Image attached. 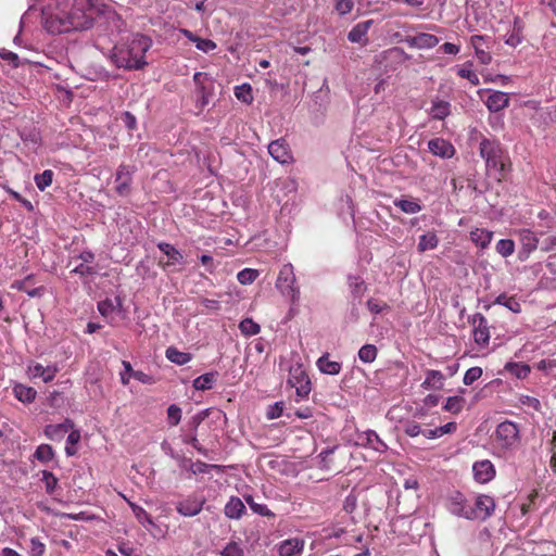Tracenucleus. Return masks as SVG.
Masks as SVG:
<instances>
[{"mask_svg": "<svg viewBox=\"0 0 556 556\" xmlns=\"http://www.w3.org/2000/svg\"><path fill=\"white\" fill-rule=\"evenodd\" d=\"M289 383L295 388L296 395L302 399L306 397L311 392V380L301 368L290 372Z\"/></svg>", "mask_w": 556, "mask_h": 556, "instance_id": "nucleus-17", "label": "nucleus"}, {"mask_svg": "<svg viewBox=\"0 0 556 556\" xmlns=\"http://www.w3.org/2000/svg\"><path fill=\"white\" fill-rule=\"evenodd\" d=\"M409 48L414 49H431L439 45L440 39L427 33H419L415 36H406L403 40Z\"/></svg>", "mask_w": 556, "mask_h": 556, "instance_id": "nucleus-16", "label": "nucleus"}, {"mask_svg": "<svg viewBox=\"0 0 556 556\" xmlns=\"http://www.w3.org/2000/svg\"><path fill=\"white\" fill-rule=\"evenodd\" d=\"M356 444L359 446L372 448L376 452L383 453L387 451V444L380 439L375 430H366L356 434Z\"/></svg>", "mask_w": 556, "mask_h": 556, "instance_id": "nucleus-12", "label": "nucleus"}, {"mask_svg": "<svg viewBox=\"0 0 556 556\" xmlns=\"http://www.w3.org/2000/svg\"><path fill=\"white\" fill-rule=\"evenodd\" d=\"M90 8L86 9L87 15L90 17V27H92L96 18L102 20L111 31H122L124 22L119 14L111 4L100 3L97 0H90Z\"/></svg>", "mask_w": 556, "mask_h": 556, "instance_id": "nucleus-4", "label": "nucleus"}, {"mask_svg": "<svg viewBox=\"0 0 556 556\" xmlns=\"http://www.w3.org/2000/svg\"><path fill=\"white\" fill-rule=\"evenodd\" d=\"M59 371V368L56 365H48L43 366L39 363H33L27 368V375L31 379H41L45 383L51 382L56 374Z\"/></svg>", "mask_w": 556, "mask_h": 556, "instance_id": "nucleus-15", "label": "nucleus"}, {"mask_svg": "<svg viewBox=\"0 0 556 556\" xmlns=\"http://www.w3.org/2000/svg\"><path fill=\"white\" fill-rule=\"evenodd\" d=\"M222 556H244V551L238 542H229L220 552Z\"/></svg>", "mask_w": 556, "mask_h": 556, "instance_id": "nucleus-57", "label": "nucleus"}, {"mask_svg": "<svg viewBox=\"0 0 556 556\" xmlns=\"http://www.w3.org/2000/svg\"><path fill=\"white\" fill-rule=\"evenodd\" d=\"M468 321L472 325V336L479 346H486L490 341V329L486 318L481 313H476L469 317Z\"/></svg>", "mask_w": 556, "mask_h": 556, "instance_id": "nucleus-10", "label": "nucleus"}, {"mask_svg": "<svg viewBox=\"0 0 556 556\" xmlns=\"http://www.w3.org/2000/svg\"><path fill=\"white\" fill-rule=\"evenodd\" d=\"M166 358L179 366L188 364L192 359V354L181 352L175 346H168L165 351Z\"/></svg>", "mask_w": 556, "mask_h": 556, "instance_id": "nucleus-36", "label": "nucleus"}, {"mask_svg": "<svg viewBox=\"0 0 556 556\" xmlns=\"http://www.w3.org/2000/svg\"><path fill=\"white\" fill-rule=\"evenodd\" d=\"M68 435L66 438V445H65V454L67 456H74L77 454L76 445L80 441V431L75 430L74 428L68 431Z\"/></svg>", "mask_w": 556, "mask_h": 556, "instance_id": "nucleus-44", "label": "nucleus"}, {"mask_svg": "<svg viewBox=\"0 0 556 556\" xmlns=\"http://www.w3.org/2000/svg\"><path fill=\"white\" fill-rule=\"evenodd\" d=\"M472 63L467 62L462 67L457 70V74L459 77L467 79L471 85L478 86L480 84V79L478 75L471 71Z\"/></svg>", "mask_w": 556, "mask_h": 556, "instance_id": "nucleus-47", "label": "nucleus"}, {"mask_svg": "<svg viewBox=\"0 0 556 556\" xmlns=\"http://www.w3.org/2000/svg\"><path fill=\"white\" fill-rule=\"evenodd\" d=\"M372 24V20H368L356 24L348 34L349 41L353 43L366 42V35Z\"/></svg>", "mask_w": 556, "mask_h": 556, "instance_id": "nucleus-26", "label": "nucleus"}, {"mask_svg": "<svg viewBox=\"0 0 556 556\" xmlns=\"http://www.w3.org/2000/svg\"><path fill=\"white\" fill-rule=\"evenodd\" d=\"M130 507L138 522L142 525L148 531H151L152 528L156 527L152 517L143 507L134 503H130Z\"/></svg>", "mask_w": 556, "mask_h": 556, "instance_id": "nucleus-39", "label": "nucleus"}, {"mask_svg": "<svg viewBox=\"0 0 556 556\" xmlns=\"http://www.w3.org/2000/svg\"><path fill=\"white\" fill-rule=\"evenodd\" d=\"M157 248L161 252H163L168 261L165 263L164 268L174 266V265H181L184 264V255L182 253L176 249L174 245L167 242H160L157 243Z\"/></svg>", "mask_w": 556, "mask_h": 556, "instance_id": "nucleus-25", "label": "nucleus"}, {"mask_svg": "<svg viewBox=\"0 0 556 556\" xmlns=\"http://www.w3.org/2000/svg\"><path fill=\"white\" fill-rule=\"evenodd\" d=\"M36 1L40 5L42 25L48 33L63 34L90 28V17L86 13L90 0H73L71 10H67L70 0Z\"/></svg>", "mask_w": 556, "mask_h": 556, "instance_id": "nucleus-1", "label": "nucleus"}, {"mask_svg": "<svg viewBox=\"0 0 556 556\" xmlns=\"http://www.w3.org/2000/svg\"><path fill=\"white\" fill-rule=\"evenodd\" d=\"M493 232L483 228H476L470 231V240L481 249H485L492 241Z\"/></svg>", "mask_w": 556, "mask_h": 556, "instance_id": "nucleus-37", "label": "nucleus"}, {"mask_svg": "<svg viewBox=\"0 0 556 556\" xmlns=\"http://www.w3.org/2000/svg\"><path fill=\"white\" fill-rule=\"evenodd\" d=\"M42 478L41 481L45 483V489L48 494H53L58 483L59 479L54 476L53 472L49 470H42Z\"/></svg>", "mask_w": 556, "mask_h": 556, "instance_id": "nucleus-51", "label": "nucleus"}, {"mask_svg": "<svg viewBox=\"0 0 556 556\" xmlns=\"http://www.w3.org/2000/svg\"><path fill=\"white\" fill-rule=\"evenodd\" d=\"M444 375L440 370L429 369L426 371V378L421 388L426 390H440L444 386Z\"/></svg>", "mask_w": 556, "mask_h": 556, "instance_id": "nucleus-28", "label": "nucleus"}, {"mask_svg": "<svg viewBox=\"0 0 556 556\" xmlns=\"http://www.w3.org/2000/svg\"><path fill=\"white\" fill-rule=\"evenodd\" d=\"M33 457L41 464H48L55 457L54 450L49 444H40L37 446Z\"/></svg>", "mask_w": 556, "mask_h": 556, "instance_id": "nucleus-41", "label": "nucleus"}, {"mask_svg": "<svg viewBox=\"0 0 556 556\" xmlns=\"http://www.w3.org/2000/svg\"><path fill=\"white\" fill-rule=\"evenodd\" d=\"M456 429H457V424L455 421H450V422H447V424H445L443 426L437 427L434 429L426 430V431L422 432V434L427 439L433 440V439H437V438H441L444 434L453 433V432L456 431Z\"/></svg>", "mask_w": 556, "mask_h": 556, "instance_id": "nucleus-40", "label": "nucleus"}, {"mask_svg": "<svg viewBox=\"0 0 556 556\" xmlns=\"http://www.w3.org/2000/svg\"><path fill=\"white\" fill-rule=\"evenodd\" d=\"M496 252L503 257H508L515 252V242L510 239H501L496 243Z\"/></svg>", "mask_w": 556, "mask_h": 556, "instance_id": "nucleus-52", "label": "nucleus"}, {"mask_svg": "<svg viewBox=\"0 0 556 556\" xmlns=\"http://www.w3.org/2000/svg\"><path fill=\"white\" fill-rule=\"evenodd\" d=\"M316 365L318 369L326 375L336 376L341 371L342 365L339 362H333L328 358V354L320 356Z\"/></svg>", "mask_w": 556, "mask_h": 556, "instance_id": "nucleus-33", "label": "nucleus"}, {"mask_svg": "<svg viewBox=\"0 0 556 556\" xmlns=\"http://www.w3.org/2000/svg\"><path fill=\"white\" fill-rule=\"evenodd\" d=\"M305 541L301 538H291L281 541L276 545L279 556H301Z\"/></svg>", "mask_w": 556, "mask_h": 556, "instance_id": "nucleus-18", "label": "nucleus"}, {"mask_svg": "<svg viewBox=\"0 0 556 556\" xmlns=\"http://www.w3.org/2000/svg\"><path fill=\"white\" fill-rule=\"evenodd\" d=\"M189 462H187V464H189V471L192 473V475H199V473H206L208 472V470L211 468L213 469H218L219 466L218 465H208L204 462H201V460H197V462H191L190 459H188Z\"/></svg>", "mask_w": 556, "mask_h": 556, "instance_id": "nucleus-54", "label": "nucleus"}, {"mask_svg": "<svg viewBox=\"0 0 556 556\" xmlns=\"http://www.w3.org/2000/svg\"><path fill=\"white\" fill-rule=\"evenodd\" d=\"M136 168L130 165L121 164L115 173V191L121 197H128L131 191L132 175Z\"/></svg>", "mask_w": 556, "mask_h": 556, "instance_id": "nucleus-9", "label": "nucleus"}, {"mask_svg": "<svg viewBox=\"0 0 556 556\" xmlns=\"http://www.w3.org/2000/svg\"><path fill=\"white\" fill-rule=\"evenodd\" d=\"M53 177H54L53 170L45 169L42 173L35 175L34 181L36 184V187L40 191H45L48 187H50L52 185Z\"/></svg>", "mask_w": 556, "mask_h": 556, "instance_id": "nucleus-43", "label": "nucleus"}, {"mask_svg": "<svg viewBox=\"0 0 556 556\" xmlns=\"http://www.w3.org/2000/svg\"><path fill=\"white\" fill-rule=\"evenodd\" d=\"M491 38L482 35H473L470 37V46L475 50V54L479 62L488 65L492 61V56L488 49L490 48Z\"/></svg>", "mask_w": 556, "mask_h": 556, "instance_id": "nucleus-13", "label": "nucleus"}, {"mask_svg": "<svg viewBox=\"0 0 556 556\" xmlns=\"http://www.w3.org/2000/svg\"><path fill=\"white\" fill-rule=\"evenodd\" d=\"M495 501L486 494H479L475 497L473 505L469 506V520H486L495 510Z\"/></svg>", "mask_w": 556, "mask_h": 556, "instance_id": "nucleus-7", "label": "nucleus"}, {"mask_svg": "<svg viewBox=\"0 0 556 556\" xmlns=\"http://www.w3.org/2000/svg\"><path fill=\"white\" fill-rule=\"evenodd\" d=\"M480 156L485 162L488 173L497 181L506 178L510 169V157L501 144L494 138H482L479 144Z\"/></svg>", "mask_w": 556, "mask_h": 556, "instance_id": "nucleus-3", "label": "nucleus"}, {"mask_svg": "<svg viewBox=\"0 0 556 556\" xmlns=\"http://www.w3.org/2000/svg\"><path fill=\"white\" fill-rule=\"evenodd\" d=\"M217 376V371H210L203 374L193 380L192 386L198 391L211 390L213 389L214 383L216 382Z\"/></svg>", "mask_w": 556, "mask_h": 556, "instance_id": "nucleus-34", "label": "nucleus"}, {"mask_svg": "<svg viewBox=\"0 0 556 556\" xmlns=\"http://www.w3.org/2000/svg\"><path fill=\"white\" fill-rule=\"evenodd\" d=\"M451 114V103L448 101L435 98L432 100L429 115L437 121H443Z\"/></svg>", "mask_w": 556, "mask_h": 556, "instance_id": "nucleus-27", "label": "nucleus"}, {"mask_svg": "<svg viewBox=\"0 0 556 556\" xmlns=\"http://www.w3.org/2000/svg\"><path fill=\"white\" fill-rule=\"evenodd\" d=\"M505 370L518 379H525L529 376L531 368L528 364L508 362L505 365Z\"/></svg>", "mask_w": 556, "mask_h": 556, "instance_id": "nucleus-42", "label": "nucleus"}, {"mask_svg": "<svg viewBox=\"0 0 556 556\" xmlns=\"http://www.w3.org/2000/svg\"><path fill=\"white\" fill-rule=\"evenodd\" d=\"M258 275L260 273L257 269L244 268L238 273L237 279L241 285H251L256 280Z\"/></svg>", "mask_w": 556, "mask_h": 556, "instance_id": "nucleus-53", "label": "nucleus"}, {"mask_svg": "<svg viewBox=\"0 0 556 556\" xmlns=\"http://www.w3.org/2000/svg\"><path fill=\"white\" fill-rule=\"evenodd\" d=\"M229 519H240L245 513L244 503L237 496H231L224 508Z\"/></svg>", "mask_w": 556, "mask_h": 556, "instance_id": "nucleus-29", "label": "nucleus"}, {"mask_svg": "<svg viewBox=\"0 0 556 556\" xmlns=\"http://www.w3.org/2000/svg\"><path fill=\"white\" fill-rule=\"evenodd\" d=\"M348 286L350 291V301L362 303V299L367 291L365 280L359 276H348Z\"/></svg>", "mask_w": 556, "mask_h": 556, "instance_id": "nucleus-22", "label": "nucleus"}, {"mask_svg": "<svg viewBox=\"0 0 556 556\" xmlns=\"http://www.w3.org/2000/svg\"><path fill=\"white\" fill-rule=\"evenodd\" d=\"M205 502L203 496L189 495L177 503L176 510L184 517H194L202 511Z\"/></svg>", "mask_w": 556, "mask_h": 556, "instance_id": "nucleus-11", "label": "nucleus"}, {"mask_svg": "<svg viewBox=\"0 0 556 556\" xmlns=\"http://www.w3.org/2000/svg\"><path fill=\"white\" fill-rule=\"evenodd\" d=\"M475 480L479 483H488L495 477V467L489 459L478 460L472 465Z\"/></svg>", "mask_w": 556, "mask_h": 556, "instance_id": "nucleus-20", "label": "nucleus"}, {"mask_svg": "<svg viewBox=\"0 0 556 556\" xmlns=\"http://www.w3.org/2000/svg\"><path fill=\"white\" fill-rule=\"evenodd\" d=\"M195 45V48L204 53H208L216 49L217 45L211 39H204L200 37H195L192 41Z\"/></svg>", "mask_w": 556, "mask_h": 556, "instance_id": "nucleus-58", "label": "nucleus"}, {"mask_svg": "<svg viewBox=\"0 0 556 556\" xmlns=\"http://www.w3.org/2000/svg\"><path fill=\"white\" fill-rule=\"evenodd\" d=\"M378 355V350L374 344H365L358 351V357L363 363L370 364L375 362Z\"/></svg>", "mask_w": 556, "mask_h": 556, "instance_id": "nucleus-48", "label": "nucleus"}, {"mask_svg": "<svg viewBox=\"0 0 556 556\" xmlns=\"http://www.w3.org/2000/svg\"><path fill=\"white\" fill-rule=\"evenodd\" d=\"M366 305L369 312L372 314H380L390 309V306L386 302L372 298L366 302Z\"/></svg>", "mask_w": 556, "mask_h": 556, "instance_id": "nucleus-60", "label": "nucleus"}, {"mask_svg": "<svg viewBox=\"0 0 556 556\" xmlns=\"http://www.w3.org/2000/svg\"><path fill=\"white\" fill-rule=\"evenodd\" d=\"M123 300L121 296L114 299H105L98 303V311L103 317H109L115 311H122Z\"/></svg>", "mask_w": 556, "mask_h": 556, "instance_id": "nucleus-31", "label": "nucleus"}, {"mask_svg": "<svg viewBox=\"0 0 556 556\" xmlns=\"http://www.w3.org/2000/svg\"><path fill=\"white\" fill-rule=\"evenodd\" d=\"M428 150L433 155L441 159H452L456 152L454 146L450 141L439 137L428 141Z\"/></svg>", "mask_w": 556, "mask_h": 556, "instance_id": "nucleus-19", "label": "nucleus"}, {"mask_svg": "<svg viewBox=\"0 0 556 556\" xmlns=\"http://www.w3.org/2000/svg\"><path fill=\"white\" fill-rule=\"evenodd\" d=\"M508 93L498 90H493L485 101V105L491 112H500L508 106Z\"/></svg>", "mask_w": 556, "mask_h": 556, "instance_id": "nucleus-24", "label": "nucleus"}, {"mask_svg": "<svg viewBox=\"0 0 556 556\" xmlns=\"http://www.w3.org/2000/svg\"><path fill=\"white\" fill-rule=\"evenodd\" d=\"M482 374V368L478 366L467 369L463 378L464 384L471 386L475 381L481 378Z\"/></svg>", "mask_w": 556, "mask_h": 556, "instance_id": "nucleus-56", "label": "nucleus"}, {"mask_svg": "<svg viewBox=\"0 0 556 556\" xmlns=\"http://www.w3.org/2000/svg\"><path fill=\"white\" fill-rule=\"evenodd\" d=\"M439 245V238L434 231H428L419 237L417 250L424 253L429 250H434Z\"/></svg>", "mask_w": 556, "mask_h": 556, "instance_id": "nucleus-38", "label": "nucleus"}, {"mask_svg": "<svg viewBox=\"0 0 556 556\" xmlns=\"http://www.w3.org/2000/svg\"><path fill=\"white\" fill-rule=\"evenodd\" d=\"M514 233L517 237L519 244L517 257L520 262H526L538 249L540 239L530 228L517 229Z\"/></svg>", "mask_w": 556, "mask_h": 556, "instance_id": "nucleus-6", "label": "nucleus"}, {"mask_svg": "<svg viewBox=\"0 0 556 556\" xmlns=\"http://www.w3.org/2000/svg\"><path fill=\"white\" fill-rule=\"evenodd\" d=\"M333 3L340 15H346L353 10L355 0H333Z\"/></svg>", "mask_w": 556, "mask_h": 556, "instance_id": "nucleus-62", "label": "nucleus"}, {"mask_svg": "<svg viewBox=\"0 0 556 556\" xmlns=\"http://www.w3.org/2000/svg\"><path fill=\"white\" fill-rule=\"evenodd\" d=\"M14 396L23 403H31L35 401L37 391L22 383H15L13 387Z\"/></svg>", "mask_w": 556, "mask_h": 556, "instance_id": "nucleus-35", "label": "nucleus"}, {"mask_svg": "<svg viewBox=\"0 0 556 556\" xmlns=\"http://www.w3.org/2000/svg\"><path fill=\"white\" fill-rule=\"evenodd\" d=\"M151 47L152 40L150 37L135 34L125 42L114 46L112 60L119 68L141 70L148 64L146 53Z\"/></svg>", "mask_w": 556, "mask_h": 556, "instance_id": "nucleus-2", "label": "nucleus"}, {"mask_svg": "<svg viewBox=\"0 0 556 556\" xmlns=\"http://www.w3.org/2000/svg\"><path fill=\"white\" fill-rule=\"evenodd\" d=\"M181 441L185 444H190L201 455H203L205 457L208 455V451L199 442L198 437L181 435Z\"/></svg>", "mask_w": 556, "mask_h": 556, "instance_id": "nucleus-59", "label": "nucleus"}, {"mask_svg": "<svg viewBox=\"0 0 556 556\" xmlns=\"http://www.w3.org/2000/svg\"><path fill=\"white\" fill-rule=\"evenodd\" d=\"M167 420L170 426H177L181 420V409L176 404H172L167 408Z\"/></svg>", "mask_w": 556, "mask_h": 556, "instance_id": "nucleus-61", "label": "nucleus"}, {"mask_svg": "<svg viewBox=\"0 0 556 556\" xmlns=\"http://www.w3.org/2000/svg\"><path fill=\"white\" fill-rule=\"evenodd\" d=\"M29 554L30 556H42L46 552V545L39 538H31L29 540Z\"/></svg>", "mask_w": 556, "mask_h": 556, "instance_id": "nucleus-64", "label": "nucleus"}, {"mask_svg": "<svg viewBox=\"0 0 556 556\" xmlns=\"http://www.w3.org/2000/svg\"><path fill=\"white\" fill-rule=\"evenodd\" d=\"M469 504L465 495L460 492H454L447 498L446 507L447 510L457 517H462L469 520Z\"/></svg>", "mask_w": 556, "mask_h": 556, "instance_id": "nucleus-14", "label": "nucleus"}, {"mask_svg": "<svg viewBox=\"0 0 556 556\" xmlns=\"http://www.w3.org/2000/svg\"><path fill=\"white\" fill-rule=\"evenodd\" d=\"M495 435L498 444L504 448H511L519 442V426L510 420L497 425Z\"/></svg>", "mask_w": 556, "mask_h": 556, "instance_id": "nucleus-8", "label": "nucleus"}, {"mask_svg": "<svg viewBox=\"0 0 556 556\" xmlns=\"http://www.w3.org/2000/svg\"><path fill=\"white\" fill-rule=\"evenodd\" d=\"M205 418L204 413H199L191 417V419L188 421L187 426L189 428V432L185 433L184 435H193L197 437V431L203 419Z\"/></svg>", "mask_w": 556, "mask_h": 556, "instance_id": "nucleus-63", "label": "nucleus"}, {"mask_svg": "<svg viewBox=\"0 0 556 556\" xmlns=\"http://www.w3.org/2000/svg\"><path fill=\"white\" fill-rule=\"evenodd\" d=\"M235 96L243 103L250 104L253 101L252 88L249 84H243L235 88Z\"/></svg>", "mask_w": 556, "mask_h": 556, "instance_id": "nucleus-50", "label": "nucleus"}, {"mask_svg": "<svg viewBox=\"0 0 556 556\" xmlns=\"http://www.w3.org/2000/svg\"><path fill=\"white\" fill-rule=\"evenodd\" d=\"M493 305H502L515 314H519L521 312V304L516 295L501 293L494 299Z\"/></svg>", "mask_w": 556, "mask_h": 556, "instance_id": "nucleus-32", "label": "nucleus"}, {"mask_svg": "<svg viewBox=\"0 0 556 556\" xmlns=\"http://www.w3.org/2000/svg\"><path fill=\"white\" fill-rule=\"evenodd\" d=\"M268 153L281 164H286L291 160L289 147L283 139L271 141L268 144Z\"/></svg>", "mask_w": 556, "mask_h": 556, "instance_id": "nucleus-21", "label": "nucleus"}, {"mask_svg": "<svg viewBox=\"0 0 556 556\" xmlns=\"http://www.w3.org/2000/svg\"><path fill=\"white\" fill-rule=\"evenodd\" d=\"M519 404L526 409H532L534 412H541L542 404L539 399L526 394H520L518 396Z\"/></svg>", "mask_w": 556, "mask_h": 556, "instance_id": "nucleus-49", "label": "nucleus"}, {"mask_svg": "<svg viewBox=\"0 0 556 556\" xmlns=\"http://www.w3.org/2000/svg\"><path fill=\"white\" fill-rule=\"evenodd\" d=\"M521 40L522 38L520 35L519 20L516 18L514 21V29L509 35L506 36L505 43L515 48L521 43Z\"/></svg>", "mask_w": 556, "mask_h": 556, "instance_id": "nucleus-55", "label": "nucleus"}, {"mask_svg": "<svg viewBox=\"0 0 556 556\" xmlns=\"http://www.w3.org/2000/svg\"><path fill=\"white\" fill-rule=\"evenodd\" d=\"M276 288L287 298L292 305H296L300 301V288L296 286L294 268L291 263L283 264L279 270Z\"/></svg>", "mask_w": 556, "mask_h": 556, "instance_id": "nucleus-5", "label": "nucleus"}, {"mask_svg": "<svg viewBox=\"0 0 556 556\" xmlns=\"http://www.w3.org/2000/svg\"><path fill=\"white\" fill-rule=\"evenodd\" d=\"M240 332L245 337H252L261 331V327L251 318H244L239 324Z\"/></svg>", "mask_w": 556, "mask_h": 556, "instance_id": "nucleus-46", "label": "nucleus"}, {"mask_svg": "<svg viewBox=\"0 0 556 556\" xmlns=\"http://www.w3.org/2000/svg\"><path fill=\"white\" fill-rule=\"evenodd\" d=\"M465 399L459 395L448 396L445 401L443 409L452 414H458L463 410Z\"/></svg>", "mask_w": 556, "mask_h": 556, "instance_id": "nucleus-45", "label": "nucleus"}, {"mask_svg": "<svg viewBox=\"0 0 556 556\" xmlns=\"http://www.w3.org/2000/svg\"><path fill=\"white\" fill-rule=\"evenodd\" d=\"M74 428V422L71 419H65L61 424L48 425L45 428V435L52 441H61L64 435Z\"/></svg>", "mask_w": 556, "mask_h": 556, "instance_id": "nucleus-23", "label": "nucleus"}, {"mask_svg": "<svg viewBox=\"0 0 556 556\" xmlns=\"http://www.w3.org/2000/svg\"><path fill=\"white\" fill-rule=\"evenodd\" d=\"M394 206L400 208L406 214H417L422 210V205L417 199L413 198H400L393 201Z\"/></svg>", "mask_w": 556, "mask_h": 556, "instance_id": "nucleus-30", "label": "nucleus"}]
</instances>
